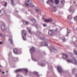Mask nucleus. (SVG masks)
I'll return each mask as SVG.
<instances>
[{
    "label": "nucleus",
    "mask_w": 77,
    "mask_h": 77,
    "mask_svg": "<svg viewBox=\"0 0 77 77\" xmlns=\"http://www.w3.org/2000/svg\"><path fill=\"white\" fill-rule=\"evenodd\" d=\"M49 72L48 71V72H47V73H48Z\"/></svg>",
    "instance_id": "e2e57ef3"
},
{
    "label": "nucleus",
    "mask_w": 77,
    "mask_h": 77,
    "mask_svg": "<svg viewBox=\"0 0 77 77\" xmlns=\"http://www.w3.org/2000/svg\"><path fill=\"white\" fill-rule=\"evenodd\" d=\"M50 2H52V3H54V2H53V0H50Z\"/></svg>",
    "instance_id": "8fccbe9b"
},
{
    "label": "nucleus",
    "mask_w": 77,
    "mask_h": 77,
    "mask_svg": "<svg viewBox=\"0 0 77 77\" xmlns=\"http://www.w3.org/2000/svg\"><path fill=\"white\" fill-rule=\"evenodd\" d=\"M47 42H41V44L42 45V46H48V45L46 43Z\"/></svg>",
    "instance_id": "1a4fd4ad"
},
{
    "label": "nucleus",
    "mask_w": 77,
    "mask_h": 77,
    "mask_svg": "<svg viewBox=\"0 0 77 77\" xmlns=\"http://www.w3.org/2000/svg\"><path fill=\"white\" fill-rule=\"evenodd\" d=\"M53 21V19L50 18L48 19H45L44 20V21L46 23H49V22H51Z\"/></svg>",
    "instance_id": "6e6552de"
},
{
    "label": "nucleus",
    "mask_w": 77,
    "mask_h": 77,
    "mask_svg": "<svg viewBox=\"0 0 77 77\" xmlns=\"http://www.w3.org/2000/svg\"><path fill=\"white\" fill-rule=\"evenodd\" d=\"M23 22L24 25H25V24L27 25L28 24H29V22L28 21H26L24 20H23Z\"/></svg>",
    "instance_id": "f8f14e48"
},
{
    "label": "nucleus",
    "mask_w": 77,
    "mask_h": 77,
    "mask_svg": "<svg viewBox=\"0 0 77 77\" xmlns=\"http://www.w3.org/2000/svg\"><path fill=\"white\" fill-rule=\"evenodd\" d=\"M37 17H38V18H39V17H38V16H37Z\"/></svg>",
    "instance_id": "69168bd1"
},
{
    "label": "nucleus",
    "mask_w": 77,
    "mask_h": 77,
    "mask_svg": "<svg viewBox=\"0 0 77 77\" xmlns=\"http://www.w3.org/2000/svg\"><path fill=\"white\" fill-rule=\"evenodd\" d=\"M71 30H70L69 29H67V32L68 33H71Z\"/></svg>",
    "instance_id": "f704fd0d"
},
{
    "label": "nucleus",
    "mask_w": 77,
    "mask_h": 77,
    "mask_svg": "<svg viewBox=\"0 0 77 77\" xmlns=\"http://www.w3.org/2000/svg\"><path fill=\"white\" fill-rule=\"evenodd\" d=\"M75 47L77 48V45H75Z\"/></svg>",
    "instance_id": "680f3d73"
},
{
    "label": "nucleus",
    "mask_w": 77,
    "mask_h": 77,
    "mask_svg": "<svg viewBox=\"0 0 77 77\" xmlns=\"http://www.w3.org/2000/svg\"><path fill=\"white\" fill-rule=\"evenodd\" d=\"M67 62H68V63H72L73 62L72 61H71V60H66Z\"/></svg>",
    "instance_id": "bb28decb"
},
{
    "label": "nucleus",
    "mask_w": 77,
    "mask_h": 77,
    "mask_svg": "<svg viewBox=\"0 0 77 77\" xmlns=\"http://www.w3.org/2000/svg\"><path fill=\"white\" fill-rule=\"evenodd\" d=\"M15 12L17 13V12H18V11L16 10Z\"/></svg>",
    "instance_id": "4d7b16f0"
},
{
    "label": "nucleus",
    "mask_w": 77,
    "mask_h": 77,
    "mask_svg": "<svg viewBox=\"0 0 77 77\" xmlns=\"http://www.w3.org/2000/svg\"><path fill=\"white\" fill-rule=\"evenodd\" d=\"M51 31V33L52 34H53L54 33V30L52 29V30H50Z\"/></svg>",
    "instance_id": "7c9ffc66"
},
{
    "label": "nucleus",
    "mask_w": 77,
    "mask_h": 77,
    "mask_svg": "<svg viewBox=\"0 0 77 77\" xmlns=\"http://www.w3.org/2000/svg\"><path fill=\"white\" fill-rule=\"evenodd\" d=\"M32 26H35V27L37 28L38 29V24H36L35 25H34V24H32Z\"/></svg>",
    "instance_id": "c85d7f7f"
},
{
    "label": "nucleus",
    "mask_w": 77,
    "mask_h": 77,
    "mask_svg": "<svg viewBox=\"0 0 77 77\" xmlns=\"http://www.w3.org/2000/svg\"><path fill=\"white\" fill-rule=\"evenodd\" d=\"M49 2V1H47V2H46L47 4H48Z\"/></svg>",
    "instance_id": "5fc2aeb1"
},
{
    "label": "nucleus",
    "mask_w": 77,
    "mask_h": 77,
    "mask_svg": "<svg viewBox=\"0 0 77 77\" xmlns=\"http://www.w3.org/2000/svg\"><path fill=\"white\" fill-rule=\"evenodd\" d=\"M3 44V42H0V44Z\"/></svg>",
    "instance_id": "3c124183"
},
{
    "label": "nucleus",
    "mask_w": 77,
    "mask_h": 77,
    "mask_svg": "<svg viewBox=\"0 0 77 77\" xmlns=\"http://www.w3.org/2000/svg\"><path fill=\"white\" fill-rule=\"evenodd\" d=\"M6 72H8V71H6Z\"/></svg>",
    "instance_id": "774afa93"
},
{
    "label": "nucleus",
    "mask_w": 77,
    "mask_h": 77,
    "mask_svg": "<svg viewBox=\"0 0 77 77\" xmlns=\"http://www.w3.org/2000/svg\"><path fill=\"white\" fill-rule=\"evenodd\" d=\"M74 54H75L76 55H77V51L74 50Z\"/></svg>",
    "instance_id": "ea45409f"
},
{
    "label": "nucleus",
    "mask_w": 77,
    "mask_h": 77,
    "mask_svg": "<svg viewBox=\"0 0 77 77\" xmlns=\"http://www.w3.org/2000/svg\"><path fill=\"white\" fill-rule=\"evenodd\" d=\"M48 34L49 35H52V33H51V30H49V31L48 32Z\"/></svg>",
    "instance_id": "a878e982"
},
{
    "label": "nucleus",
    "mask_w": 77,
    "mask_h": 77,
    "mask_svg": "<svg viewBox=\"0 0 77 77\" xmlns=\"http://www.w3.org/2000/svg\"><path fill=\"white\" fill-rule=\"evenodd\" d=\"M52 68L53 67H52V66H51V65H48V69H50V70H51L52 69Z\"/></svg>",
    "instance_id": "b1692460"
},
{
    "label": "nucleus",
    "mask_w": 77,
    "mask_h": 77,
    "mask_svg": "<svg viewBox=\"0 0 77 77\" xmlns=\"http://www.w3.org/2000/svg\"><path fill=\"white\" fill-rule=\"evenodd\" d=\"M0 36H1V37H2V38H4V37H5V35H3L2 33H0Z\"/></svg>",
    "instance_id": "72a5a7b5"
},
{
    "label": "nucleus",
    "mask_w": 77,
    "mask_h": 77,
    "mask_svg": "<svg viewBox=\"0 0 77 77\" xmlns=\"http://www.w3.org/2000/svg\"><path fill=\"white\" fill-rule=\"evenodd\" d=\"M56 31L58 33H59L60 32L59 31V30L57 28H56Z\"/></svg>",
    "instance_id": "a19ab883"
},
{
    "label": "nucleus",
    "mask_w": 77,
    "mask_h": 77,
    "mask_svg": "<svg viewBox=\"0 0 77 77\" xmlns=\"http://www.w3.org/2000/svg\"><path fill=\"white\" fill-rule=\"evenodd\" d=\"M73 3H75V2L74 1V0H73Z\"/></svg>",
    "instance_id": "603ef678"
},
{
    "label": "nucleus",
    "mask_w": 77,
    "mask_h": 77,
    "mask_svg": "<svg viewBox=\"0 0 77 77\" xmlns=\"http://www.w3.org/2000/svg\"><path fill=\"white\" fill-rule=\"evenodd\" d=\"M1 29L2 30L5 32L6 30V24L5 23H3L1 25Z\"/></svg>",
    "instance_id": "39448f33"
},
{
    "label": "nucleus",
    "mask_w": 77,
    "mask_h": 77,
    "mask_svg": "<svg viewBox=\"0 0 77 77\" xmlns=\"http://www.w3.org/2000/svg\"><path fill=\"white\" fill-rule=\"evenodd\" d=\"M35 48L34 47H33L32 48L30 49L29 51L30 52V53L31 54V55L32 57V59L33 61H34V62H36L37 61V60H36L35 59H34L32 58V54H33V53H34L35 51Z\"/></svg>",
    "instance_id": "f03ea898"
},
{
    "label": "nucleus",
    "mask_w": 77,
    "mask_h": 77,
    "mask_svg": "<svg viewBox=\"0 0 77 77\" xmlns=\"http://www.w3.org/2000/svg\"><path fill=\"white\" fill-rule=\"evenodd\" d=\"M74 20L75 21L77 20V15L76 17H74ZM77 21V20L76 21Z\"/></svg>",
    "instance_id": "37998d69"
},
{
    "label": "nucleus",
    "mask_w": 77,
    "mask_h": 77,
    "mask_svg": "<svg viewBox=\"0 0 77 77\" xmlns=\"http://www.w3.org/2000/svg\"><path fill=\"white\" fill-rule=\"evenodd\" d=\"M65 3V0H61V3L63 4Z\"/></svg>",
    "instance_id": "58836bf2"
},
{
    "label": "nucleus",
    "mask_w": 77,
    "mask_h": 77,
    "mask_svg": "<svg viewBox=\"0 0 77 77\" xmlns=\"http://www.w3.org/2000/svg\"><path fill=\"white\" fill-rule=\"evenodd\" d=\"M18 58H13V60H14V62H16V61H17V60H18Z\"/></svg>",
    "instance_id": "393cba45"
},
{
    "label": "nucleus",
    "mask_w": 77,
    "mask_h": 77,
    "mask_svg": "<svg viewBox=\"0 0 77 77\" xmlns=\"http://www.w3.org/2000/svg\"><path fill=\"white\" fill-rule=\"evenodd\" d=\"M21 49L18 48H14L13 50L14 53L15 54H20L21 53Z\"/></svg>",
    "instance_id": "f257e3e1"
},
{
    "label": "nucleus",
    "mask_w": 77,
    "mask_h": 77,
    "mask_svg": "<svg viewBox=\"0 0 77 77\" xmlns=\"http://www.w3.org/2000/svg\"><path fill=\"white\" fill-rule=\"evenodd\" d=\"M55 3L57 5L59 3V0H55Z\"/></svg>",
    "instance_id": "412c9836"
},
{
    "label": "nucleus",
    "mask_w": 77,
    "mask_h": 77,
    "mask_svg": "<svg viewBox=\"0 0 77 77\" xmlns=\"http://www.w3.org/2000/svg\"><path fill=\"white\" fill-rule=\"evenodd\" d=\"M22 75L20 74H18L17 75L16 77H21Z\"/></svg>",
    "instance_id": "c9c22d12"
},
{
    "label": "nucleus",
    "mask_w": 77,
    "mask_h": 77,
    "mask_svg": "<svg viewBox=\"0 0 77 77\" xmlns=\"http://www.w3.org/2000/svg\"><path fill=\"white\" fill-rule=\"evenodd\" d=\"M44 54H45V53L44 52Z\"/></svg>",
    "instance_id": "0e129e2a"
},
{
    "label": "nucleus",
    "mask_w": 77,
    "mask_h": 77,
    "mask_svg": "<svg viewBox=\"0 0 77 77\" xmlns=\"http://www.w3.org/2000/svg\"><path fill=\"white\" fill-rule=\"evenodd\" d=\"M74 60H75V63H74L75 65H77V61L74 58Z\"/></svg>",
    "instance_id": "c756f323"
},
{
    "label": "nucleus",
    "mask_w": 77,
    "mask_h": 77,
    "mask_svg": "<svg viewBox=\"0 0 77 77\" xmlns=\"http://www.w3.org/2000/svg\"><path fill=\"white\" fill-rule=\"evenodd\" d=\"M17 17L18 18H21V16H20L19 15Z\"/></svg>",
    "instance_id": "09e8293b"
},
{
    "label": "nucleus",
    "mask_w": 77,
    "mask_h": 77,
    "mask_svg": "<svg viewBox=\"0 0 77 77\" xmlns=\"http://www.w3.org/2000/svg\"><path fill=\"white\" fill-rule=\"evenodd\" d=\"M69 19V20H71L72 19V15H70L69 16L67 17V19Z\"/></svg>",
    "instance_id": "4be33fe9"
},
{
    "label": "nucleus",
    "mask_w": 77,
    "mask_h": 77,
    "mask_svg": "<svg viewBox=\"0 0 77 77\" xmlns=\"http://www.w3.org/2000/svg\"><path fill=\"white\" fill-rule=\"evenodd\" d=\"M75 68H74V69H72V73H74V72H75Z\"/></svg>",
    "instance_id": "e433bc0d"
},
{
    "label": "nucleus",
    "mask_w": 77,
    "mask_h": 77,
    "mask_svg": "<svg viewBox=\"0 0 77 77\" xmlns=\"http://www.w3.org/2000/svg\"><path fill=\"white\" fill-rule=\"evenodd\" d=\"M22 35L23 36V41H26L27 39L26 38V35L27 33V32L25 30L22 31L21 32Z\"/></svg>",
    "instance_id": "7ed1b4c3"
},
{
    "label": "nucleus",
    "mask_w": 77,
    "mask_h": 77,
    "mask_svg": "<svg viewBox=\"0 0 77 77\" xmlns=\"http://www.w3.org/2000/svg\"><path fill=\"white\" fill-rule=\"evenodd\" d=\"M22 71H25L26 73L28 72V70L27 69H17L15 71V72H21Z\"/></svg>",
    "instance_id": "20e7f679"
},
{
    "label": "nucleus",
    "mask_w": 77,
    "mask_h": 77,
    "mask_svg": "<svg viewBox=\"0 0 77 77\" xmlns=\"http://www.w3.org/2000/svg\"><path fill=\"white\" fill-rule=\"evenodd\" d=\"M0 14H1V15H3V14H5L4 9H2L0 10Z\"/></svg>",
    "instance_id": "9d476101"
},
{
    "label": "nucleus",
    "mask_w": 77,
    "mask_h": 77,
    "mask_svg": "<svg viewBox=\"0 0 77 77\" xmlns=\"http://www.w3.org/2000/svg\"><path fill=\"white\" fill-rule=\"evenodd\" d=\"M75 77H77V74L75 75Z\"/></svg>",
    "instance_id": "bf43d9fd"
},
{
    "label": "nucleus",
    "mask_w": 77,
    "mask_h": 77,
    "mask_svg": "<svg viewBox=\"0 0 77 77\" xmlns=\"http://www.w3.org/2000/svg\"><path fill=\"white\" fill-rule=\"evenodd\" d=\"M35 12H37L41 13V10L40 9H38V8H37L35 10Z\"/></svg>",
    "instance_id": "ddd939ff"
},
{
    "label": "nucleus",
    "mask_w": 77,
    "mask_h": 77,
    "mask_svg": "<svg viewBox=\"0 0 77 77\" xmlns=\"http://www.w3.org/2000/svg\"><path fill=\"white\" fill-rule=\"evenodd\" d=\"M76 30H77V27L76 28Z\"/></svg>",
    "instance_id": "338daca9"
},
{
    "label": "nucleus",
    "mask_w": 77,
    "mask_h": 77,
    "mask_svg": "<svg viewBox=\"0 0 77 77\" xmlns=\"http://www.w3.org/2000/svg\"><path fill=\"white\" fill-rule=\"evenodd\" d=\"M63 59H66L68 58V56L66 55H65L64 54H63Z\"/></svg>",
    "instance_id": "9b49d317"
},
{
    "label": "nucleus",
    "mask_w": 77,
    "mask_h": 77,
    "mask_svg": "<svg viewBox=\"0 0 77 77\" xmlns=\"http://www.w3.org/2000/svg\"><path fill=\"white\" fill-rule=\"evenodd\" d=\"M33 74L37 75L38 76H39V75L38 74V73L36 72H33Z\"/></svg>",
    "instance_id": "5701e85b"
},
{
    "label": "nucleus",
    "mask_w": 77,
    "mask_h": 77,
    "mask_svg": "<svg viewBox=\"0 0 77 77\" xmlns=\"http://www.w3.org/2000/svg\"><path fill=\"white\" fill-rule=\"evenodd\" d=\"M10 37L11 38H9V41H10L11 44H13V40H12V36H10Z\"/></svg>",
    "instance_id": "4468645a"
},
{
    "label": "nucleus",
    "mask_w": 77,
    "mask_h": 77,
    "mask_svg": "<svg viewBox=\"0 0 77 77\" xmlns=\"http://www.w3.org/2000/svg\"><path fill=\"white\" fill-rule=\"evenodd\" d=\"M47 63V64H48V63H47V62L46 61H43V63L42 64H40V65L41 66H45V63ZM38 65H40V64L39 63H38Z\"/></svg>",
    "instance_id": "0eeeda50"
},
{
    "label": "nucleus",
    "mask_w": 77,
    "mask_h": 77,
    "mask_svg": "<svg viewBox=\"0 0 77 77\" xmlns=\"http://www.w3.org/2000/svg\"><path fill=\"white\" fill-rule=\"evenodd\" d=\"M33 23H36V20L35 19H31L30 20Z\"/></svg>",
    "instance_id": "aec40b11"
},
{
    "label": "nucleus",
    "mask_w": 77,
    "mask_h": 77,
    "mask_svg": "<svg viewBox=\"0 0 77 77\" xmlns=\"http://www.w3.org/2000/svg\"><path fill=\"white\" fill-rule=\"evenodd\" d=\"M5 4L4 5V6H5V7H6V6H7V5H8V3L6 2H5Z\"/></svg>",
    "instance_id": "2f4dec72"
},
{
    "label": "nucleus",
    "mask_w": 77,
    "mask_h": 77,
    "mask_svg": "<svg viewBox=\"0 0 77 77\" xmlns=\"http://www.w3.org/2000/svg\"><path fill=\"white\" fill-rule=\"evenodd\" d=\"M11 54H12V52L11 51H10L9 53L8 54V56H11Z\"/></svg>",
    "instance_id": "79ce46f5"
},
{
    "label": "nucleus",
    "mask_w": 77,
    "mask_h": 77,
    "mask_svg": "<svg viewBox=\"0 0 77 77\" xmlns=\"http://www.w3.org/2000/svg\"><path fill=\"white\" fill-rule=\"evenodd\" d=\"M49 5L50 6H53V5Z\"/></svg>",
    "instance_id": "052dcab7"
},
{
    "label": "nucleus",
    "mask_w": 77,
    "mask_h": 77,
    "mask_svg": "<svg viewBox=\"0 0 77 77\" xmlns=\"http://www.w3.org/2000/svg\"><path fill=\"white\" fill-rule=\"evenodd\" d=\"M5 72H2V74H5Z\"/></svg>",
    "instance_id": "864d4df0"
},
{
    "label": "nucleus",
    "mask_w": 77,
    "mask_h": 77,
    "mask_svg": "<svg viewBox=\"0 0 77 77\" xmlns=\"http://www.w3.org/2000/svg\"><path fill=\"white\" fill-rule=\"evenodd\" d=\"M51 10L53 11L54 12H56V10H57V8H56V7L55 6L53 7Z\"/></svg>",
    "instance_id": "f3484780"
},
{
    "label": "nucleus",
    "mask_w": 77,
    "mask_h": 77,
    "mask_svg": "<svg viewBox=\"0 0 77 77\" xmlns=\"http://www.w3.org/2000/svg\"><path fill=\"white\" fill-rule=\"evenodd\" d=\"M26 29L28 30L29 33H30L31 34H32V32H31V29H30V28L28 27H27Z\"/></svg>",
    "instance_id": "6ab92c4d"
},
{
    "label": "nucleus",
    "mask_w": 77,
    "mask_h": 77,
    "mask_svg": "<svg viewBox=\"0 0 77 77\" xmlns=\"http://www.w3.org/2000/svg\"><path fill=\"white\" fill-rule=\"evenodd\" d=\"M63 42H65V38H64L63 39Z\"/></svg>",
    "instance_id": "de8ad7c7"
},
{
    "label": "nucleus",
    "mask_w": 77,
    "mask_h": 77,
    "mask_svg": "<svg viewBox=\"0 0 77 77\" xmlns=\"http://www.w3.org/2000/svg\"><path fill=\"white\" fill-rule=\"evenodd\" d=\"M69 35V33H68V32H67L66 35V36H68Z\"/></svg>",
    "instance_id": "49530a36"
},
{
    "label": "nucleus",
    "mask_w": 77,
    "mask_h": 77,
    "mask_svg": "<svg viewBox=\"0 0 77 77\" xmlns=\"http://www.w3.org/2000/svg\"><path fill=\"white\" fill-rule=\"evenodd\" d=\"M51 48L52 50H53L54 51V53H57V51L56 50V49H54V47L52 46L51 47Z\"/></svg>",
    "instance_id": "a211bd4d"
},
{
    "label": "nucleus",
    "mask_w": 77,
    "mask_h": 77,
    "mask_svg": "<svg viewBox=\"0 0 77 77\" xmlns=\"http://www.w3.org/2000/svg\"><path fill=\"white\" fill-rule=\"evenodd\" d=\"M48 48H49V50L51 52V49H50L49 47H48Z\"/></svg>",
    "instance_id": "6e6d98bb"
},
{
    "label": "nucleus",
    "mask_w": 77,
    "mask_h": 77,
    "mask_svg": "<svg viewBox=\"0 0 77 77\" xmlns=\"http://www.w3.org/2000/svg\"><path fill=\"white\" fill-rule=\"evenodd\" d=\"M57 69L59 73H61V72H63V70H62V67H61V66H58Z\"/></svg>",
    "instance_id": "423d86ee"
},
{
    "label": "nucleus",
    "mask_w": 77,
    "mask_h": 77,
    "mask_svg": "<svg viewBox=\"0 0 77 77\" xmlns=\"http://www.w3.org/2000/svg\"><path fill=\"white\" fill-rule=\"evenodd\" d=\"M11 4L12 5H14V0H11Z\"/></svg>",
    "instance_id": "4c0bfd02"
},
{
    "label": "nucleus",
    "mask_w": 77,
    "mask_h": 77,
    "mask_svg": "<svg viewBox=\"0 0 77 77\" xmlns=\"http://www.w3.org/2000/svg\"><path fill=\"white\" fill-rule=\"evenodd\" d=\"M69 12H72V14H73L74 12V10H71V6L69 8Z\"/></svg>",
    "instance_id": "dca6fc26"
},
{
    "label": "nucleus",
    "mask_w": 77,
    "mask_h": 77,
    "mask_svg": "<svg viewBox=\"0 0 77 77\" xmlns=\"http://www.w3.org/2000/svg\"><path fill=\"white\" fill-rule=\"evenodd\" d=\"M45 42H47V39H46V41Z\"/></svg>",
    "instance_id": "13d9d810"
},
{
    "label": "nucleus",
    "mask_w": 77,
    "mask_h": 77,
    "mask_svg": "<svg viewBox=\"0 0 77 77\" xmlns=\"http://www.w3.org/2000/svg\"><path fill=\"white\" fill-rule=\"evenodd\" d=\"M30 2V0H28V1H25V6H28L29 4H27V3H29V2Z\"/></svg>",
    "instance_id": "2eb2a0df"
},
{
    "label": "nucleus",
    "mask_w": 77,
    "mask_h": 77,
    "mask_svg": "<svg viewBox=\"0 0 77 77\" xmlns=\"http://www.w3.org/2000/svg\"><path fill=\"white\" fill-rule=\"evenodd\" d=\"M37 32L38 33H41V32H40V31H39L38 29H37Z\"/></svg>",
    "instance_id": "a18cd8bd"
},
{
    "label": "nucleus",
    "mask_w": 77,
    "mask_h": 77,
    "mask_svg": "<svg viewBox=\"0 0 77 77\" xmlns=\"http://www.w3.org/2000/svg\"><path fill=\"white\" fill-rule=\"evenodd\" d=\"M29 5H30L31 7H32V8H33V7H35V5H32V3H29Z\"/></svg>",
    "instance_id": "cd10ccee"
},
{
    "label": "nucleus",
    "mask_w": 77,
    "mask_h": 77,
    "mask_svg": "<svg viewBox=\"0 0 77 77\" xmlns=\"http://www.w3.org/2000/svg\"><path fill=\"white\" fill-rule=\"evenodd\" d=\"M43 27H47V24H46L45 23H43Z\"/></svg>",
    "instance_id": "c03bdc74"
},
{
    "label": "nucleus",
    "mask_w": 77,
    "mask_h": 77,
    "mask_svg": "<svg viewBox=\"0 0 77 77\" xmlns=\"http://www.w3.org/2000/svg\"><path fill=\"white\" fill-rule=\"evenodd\" d=\"M45 39V37H44V36L40 38V39H41L42 40H44Z\"/></svg>",
    "instance_id": "473e14b6"
}]
</instances>
